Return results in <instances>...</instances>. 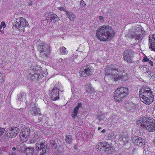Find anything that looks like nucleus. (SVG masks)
<instances>
[{
	"label": "nucleus",
	"mask_w": 155,
	"mask_h": 155,
	"mask_svg": "<svg viewBox=\"0 0 155 155\" xmlns=\"http://www.w3.org/2000/svg\"><path fill=\"white\" fill-rule=\"evenodd\" d=\"M46 19L49 22L55 23L58 21V18L56 15L55 14H50L46 17Z\"/></svg>",
	"instance_id": "a211bd4d"
},
{
	"label": "nucleus",
	"mask_w": 155,
	"mask_h": 155,
	"mask_svg": "<svg viewBox=\"0 0 155 155\" xmlns=\"http://www.w3.org/2000/svg\"><path fill=\"white\" fill-rule=\"evenodd\" d=\"M58 9L60 11L64 10V8L63 7H60L58 8Z\"/></svg>",
	"instance_id": "c03bdc74"
},
{
	"label": "nucleus",
	"mask_w": 155,
	"mask_h": 155,
	"mask_svg": "<svg viewBox=\"0 0 155 155\" xmlns=\"http://www.w3.org/2000/svg\"><path fill=\"white\" fill-rule=\"evenodd\" d=\"M101 127H99L98 128V130H100L101 129Z\"/></svg>",
	"instance_id": "5fc2aeb1"
},
{
	"label": "nucleus",
	"mask_w": 155,
	"mask_h": 155,
	"mask_svg": "<svg viewBox=\"0 0 155 155\" xmlns=\"http://www.w3.org/2000/svg\"><path fill=\"white\" fill-rule=\"evenodd\" d=\"M73 140L72 136L70 135H66L65 136V141L67 144H70Z\"/></svg>",
	"instance_id": "a878e982"
},
{
	"label": "nucleus",
	"mask_w": 155,
	"mask_h": 155,
	"mask_svg": "<svg viewBox=\"0 0 155 155\" xmlns=\"http://www.w3.org/2000/svg\"><path fill=\"white\" fill-rule=\"evenodd\" d=\"M107 137L110 139L114 140L115 139L116 135L112 133L108 134Z\"/></svg>",
	"instance_id": "2f4dec72"
},
{
	"label": "nucleus",
	"mask_w": 155,
	"mask_h": 155,
	"mask_svg": "<svg viewBox=\"0 0 155 155\" xmlns=\"http://www.w3.org/2000/svg\"><path fill=\"white\" fill-rule=\"evenodd\" d=\"M24 152L27 155H32L34 153V148L30 147H26Z\"/></svg>",
	"instance_id": "b1692460"
},
{
	"label": "nucleus",
	"mask_w": 155,
	"mask_h": 155,
	"mask_svg": "<svg viewBox=\"0 0 155 155\" xmlns=\"http://www.w3.org/2000/svg\"><path fill=\"white\" fill-rule=\"evenodd\" d=\"M81 107V103H78L77 105L74 108L73 114H71V116L73 118H75L77 116L79 108L80 107Z\"/></svg>",
	"instance_id": "412c9836"
},
{
	"label": "nucleus",
	"mask_w": 155,
	"mask_h": 155,
	"mask_svg": "<svg viewBox=\"0 0 155 155\" xmlns=\"http://www.w3.org/2000/svg\"><path fill=\"white\" fill-rule=\"evenodd\" d=\"M99 19L101 21H102L104 20V18L102 16H99L98 17Z\"/></svg>",
	"instance_id": "a18cd8bd"
},
{
	"label": "nucleus",
	"mask_w": 155,
	"mask_h": 155,
	"mask_svg": "<svg viewBox=\"0 0 155 155\" xmlns=\"http://www.w3.org/2000/svg\"><path fill=\"white\" fill-rule=\"evenodd\" d=\"M1 25H2V27H3L4 28H5L6 27L5 24L4 22L2 21L1 23Z\"/></svg>",
	"instance_id": "79ce46f5"
},
{
	"label": "nucleus",
	"mask_w": 155,
	"mask_h": 155,
	"mask_svg": "<svg viewBox=\"0 0 155 155\" xmlns=\"http://www.w3.org/2000/svg\"><path fill=\"white\" fill-rule=\"evenodd\" d=\"M144 129L149 132H153L155 130V120L153 121V123H150L142 127Z\"/></svg>",
	"instance_id": "aec40b11"
},
{
	"label": "nucleus",
	"mask_w": 155,
	"mask_h": 155,
	"mask_svg": "<svg viewBox=\"0 0 155 155\" xmlns=\"http://www.w3.org/2000/svg\"><path fill=\"white\" fill-rule=\"evenodd\" d=\"M10 155H16L14 153H12Z\"/></svg>",
	"instance_id": "864d4df0"
},
{
	"label": "nucleus",
	"mask_w": 155,
	"mask_h": 155,
	"mask_svg": "<svg viewBox=\"0 0 155 155\" xmlns=\"http://www.w3.org/2000/svg\"><path fill=\"white\" fill-rule=\"evenodd\" d=\"M105 71L106 74L104 77L105 79H112L114 81L122 80L121 71H118L110 67H106Z\"/></svg>",
	"instance_id": "7ed1b4c3"
},
{
	"label": "nucleus",
	"mask_w": 155,
	"mask_h": 155,
	"mask_svg": "<svg viewBox=\"0 0 155 155\" xmlns=\"http://www.w3.org/2000/svg\"><path fill=\"white\" fill-rule=\"evenodd\" d=\"M56 144L54 140H51L50 141L49 144L53 146H55Z\"/></svg>",
	"instance_id": "c9c22d12"
},
{
	"label": "nucleus",
	"mask_w": 155,
	"mask_h": 155,
	"mask_svg": "<svg viewBox=\"0 0 155 155\" xmlns=\"http://www.w3.org/2000/svg\"><path fill=\"white\" fill-rule=\"evenodd\" d=\"M138 45V42L131 45V46L133 48H135Z\"/></svg>",
	"instance_id": "58836bf2"
},
{
	"label": "nucleus",
	"mask_w": 155,
	"mask_h": 155,
	"mask_svg": "<svg viewBox=\"0 0 155 155\" xmlns=\"http://www.w3.org/2000/svg\"><path fill=\"white\" fill-rule=\"evenodd\" d=\"M148 62H149V63L151 65V66H153V62L149 60V61Z\"/></svg>",
	"instance_id": "de8ad7c7"
},
{
	"label": "nucleus",
	"mask_w": 155,
	"mask_h": 155,
	"mask_svg": "<svg viewBox=\"0 0 155 155\" xmlns=\"http://www.w3.org/2000/svg\"><path fill=\"white\" fill-rule=\"evenodd\" d=\"M30 129L28 127H24L20 133L21 138L23 137V139L27 140L28 137L29 136L30 133Z\"/></svg>",
	"instance_id": "f3484780"
},
{
	"label": "nucleus",
	"mask_w": 155,
	"mask_h": 155,
	"mask_svg": "<svg viewBox=\"0 0 155 155\" xmlns=\"http://www.w3.org/2000/svg\"><path fill=\"white\" fill-rule=\"evenodd\" d=\"M85 89L86 92L88 93H93L94 91V89L92 87L91 84L89 83L86 84Z\"/></svg>",
	"instance_id": "5701e85b"
},
{
	"label": "nucleus",
	"mask_w": 155,
	"mask_h": 155,
	"mask_svg": "<svg viewBox=\"0 0 155 155\" xmlns=\"http://www.w3.org/2000/svg\"><path fill=\"white\" fill-rule=\"evenodd\" d=\"M139 68L143 72H147V73H148L149 74H150V75H151V74H150L149 73H148V72L147 71V69L146 68V67L145 66H143V65H140L139 67Z\"/></svg>",
	"instance_id": "7c9ffc66"
},
{
	"label": "nucleus",
	"mask_w": 155,
	"mask_h": 155,
	"mask_svg": "<svg viewBox=\"0 0 155 155\" xmlns=\"http://www.w3.org/2000/svg\"><path fill=\"white\" fill-rule=\"evenodd\" d=\"M133 53L130 50L125 51L123 54V58L127 62L131 63L133 58Z\"/></svg>",
	"instance_id": "ddd939ff"
},
{
	"label": "nucleus",
	"mask_w": 155,
	"mask_h": 155,
	"mask_svg": "<svg viewBox=\"0 0 155 155\" xmlns=\"http://www.w3.org/2000/svg\"><path fill=\"white\" fill-rule=\"evenodd\" d=\"M128 37L131 38H134L136 41H138L139 42V40L141 38V36L140 34L134 33L130 34L128 35Z\"/></svg>",
	"instance_id": "4be33fe9"
},
{
	"label": "nucleus",
	"mask_w": 155,
	"mask_h": 155,
	"mask_svg": "<svg viewBox=\"0 0 155 155\" xmlns=\"http://www.w3.org/2000/svg\"><path fill=\"white\" fill-rule=\"evenodd\" d=\"M155 120L150 117H145L141 118L138 121V124L140 125L142 127L145 126L149 124L150 123H153Z\"/></svg>",
	"instance_id": "9b49d317"
},
{
	"label": "nucleus",
	"mask_w": 155,
	"mask_h": 155,
	"mask_svg": "<svg viewBox=\"0 0 155 155\" xmlns=\"http://www.w3.org/2000/svg\"><path fill=\"white\" fill-rule=\"evenodd\" d=\"M80 5L81 7H83L86 5V4L84 1L82 0L81 1Z\"/></svg>",
	"instance_id": "ea45409f"
},
{
	"label": "nucleus",
	"mask_w": 155,
	"mask_h": 155,
	"mask_svg": "<svg viewBox=\"0 0 155 155\" xmlns=\"http://www.w3.org/2000/svg\"><path fill=\"white\" fill-rule=\"evenodd\" d=\"M114 35V31L109 25L101 26L96 31L97 38L102 41L110 40Z\"/></svg>",
	"instance_id": "f257e3e1"
},
{
	"label": "nucleus",
	"mask_w": 155,
	"mask_h": 155,
	"mask_svg": "<svg viewBox=\"0 0 155 155\" xmlns=\"http://www.w3.org/2000/svg\"><path fill=\"white\" fill-rule=\"evenodd\" d=\"M12 149L13 151H15V150H16V148L15 147H13Z\"/></svg>",
	"instance_id": "3c124183"
},
{
	"label": "nucleus",
	"mask_w": 155,
	"mask_h": 155,
	"mask_svg": "<svg viewBox=\"0 0 155 155\" xmlns=\"http://www.w3.org/2000/svg\"><path fill=\"white\" fill-rule=\"evenodd\" d=\"M131 105H133V104L132 103L131 104Z\"/></svg>",
	"instance_id": "13d9d810"
},
{
	"label": "nucleus",
	"mask_w": 155,
	"mask_h": 155,
	"mask_svg": "<svg viewBox=\"0 0 155 155\" xmlns=\"http://www.w3.org/2000/svg\"><path fill=\"white\" fill-rule=\"evenodd\" d=\"M132 140L134 144L141 147L143 146L145 143V140L140 137H134L132 138Z\"/></svg>",
	"instance_id": "4468645a"
},
{
	"label": "nucleus",
	"mask_w": 155,
	"mask_h": 155,
	"mask_svg": "<svg viewBox=\"0 0 155 155\" xmlns=\"http://www.w3.org/2000/svg\"><path fill=\"white\" fill-rule=\"evenodd\" d=\"M60 50L61 55H65L67 54L66 52V49L64 47H61L60 48Z\"/></svg>",
	"instance_id": "c756f323"
},
{
	"label": "nucleus",
	"mask_w": 155,
	"mask_h": 155,
	"mask_svg": "<svg viewBox=\"0 0 155 155\" xmlns=\"http://www.w3.org/2000/svg\"><path fill=\"white\" fill-rule=\"evenodd\" d=\"M140 100L146 104H151L153 101L154 97L151 89L147 86L143 87L140 91Z\"/></svg>",
	"instance_id": "f03ea898"
},
{
	"label": "nucleus",
	"mask_w": 155,
	"mask_h": 155,
	"mask_svg": "<svg viewBox=\"0 0 155 155\" xmlns=\"http://www.w3.org/2000/svg\"><path fill=\"white\" fill-rule=\"evenodd\" d=\"M41 68L39 67L34 68L30 71L28 77L32 80L38 79L40 76V73L41 72Z\"/></svg>",
	"instance_id": "9d476101"
},
{
	"label": "nucleus",
	"mask_w": 155,
	"mask_h": 155,
	"mask_svg": "<svg viewBox=\"0 0 155 155\" xmlns=\"http://www.w3.org/2000/svg\"><path fill=\"white\" fill-rule=\"evenodd\" d=\"M149 59L147 58V56H145L143 57V61L144 62H148L149 61Z\"/></svg>",
	"instance_id": "4c0bfd02"
},
{
	"label": "nucleus",
	"mask_w": 155,
	"mask_h": 155,
	"mask_svg": "<svg viewBox=\"0 0 155 155\" xmlns=\"http://www.w3.org/2000/svg\"><path fill=\"white\" fill-rule=\"evenodd\" d=\"M81 138H82L83 139V140H87L88 139V136L87 135V134L86 133H83L81 136Z\"/></svg>",
	"instance_id": "473e14b6"
},
{
	"label": "nucleus",
	"mask_w": 155,
	"mask_h": 155,
	"mask_svg": "<svg viewBox=\"0 0 155 155\" xmlns=\"http://www.w3.org/2000/svg\"><path fill=\"white\" fill-rule=\"evenodd\" d=\"M23 94H21L18 97V101H21V99L22 98V97L23 95Z\"/></svg>",
	"instance_id": "a19ab883"
},
{
	"label": "nucleus",
	"mask_w": 155,
	"mask_h": 155,
	"mask_svg": "<svg viewBox=\"0 0 155 155\" xmlns=\"http://www.w3.org/2000/svg\"><path fill=\"white\" fill-rule=\"evenodd\" d=\"M149 48L151 51H155V34L149 35Z\"/></svg>",
	"instance_id": "dca6fc26"
},
{
	"label": "nucleus",
	"mask_w": 155,
	"mask_h": 155,
	"mask_svg": "<svg viewBox=\"0 0 155 155\" xmlns=\"http://www.w3.org/2000/svg\"><path fill=\"white\" fill-rule=\"evenodd\" d=\"M35 148L37 150H39L41 149L43 153H45L48 151V148L47 147V144L45 143H37L35 144Z\"/></svg>",
	"instance_id": "2eb2a0df"
},
{
	"label": "nucleus",
	"mask_w": 155,
	"mask_h": 155,
	"mask_svg": "<svg viewBox=\"0 0 155 155\" xmlns=\"http://www.w3.org/2000/svg\"><path fill=\"white\" fill-rule=\"evenodd\" d=\"M43 153H42V154H41V155H43Z\"/></svg>",
	"instance_id": "4d7b16f0"
},
{
	"label": "nucleus",
	"mask_w": 155,
	"mask_h": 155,
	"mask_svg": "<svg viewBox=\"0 0 155 155\" xmlns=\"http://www.w3.org/2000/svg\"><path fill=\"white\" fill-rule=\"evenodd\" d=\"M128 94V89L125 87L117 88L114 94L115 100L119 102L121 101Z\"/></svg>",
	"instance_id": "20e7f679"
},
{
	"label": "nucleus",
	"mask_w": 155,
	"mask_h": 155,
	"mask_svg": "<svg viewBox=\"0 0 155 155\" xmlns=\"http://www.w3.org/2000/svg\"><path fill=\"white\" fill-rule=\"evenodd\" d=\"M37 141V140L35 138V137L34 136L32 138L29 140L30 143L31 144L35 143Z\"/></svg>",
	"instance_id": "72a5a7b5"
},
{
	"label": "nucleus",
	"mask_w": 155,
	"mask_h": 155,
	"mask_svg": "<svg viewBox=\"0 0 155 155\" xmlns=\"http://www.w3.org/2000/svg\"><path fill=\"white\" fill-rule=\"evenodd\" d=\"M19 131L18 127H13L8 128L5 130V134L8 137L12 138L15 137Z\"/></svg>",
	"instance_id": "6e6552de"
},
{
	"label": "nucleus",
	"mask_w": 155,
	"mask_h": 155,
	"mask_svg": "<svg viewBox=\"0 0 155 155\" xmlns=\"http://www.w3.org/2000/svg\"><path fill=\"white\" fill-rule=\"evenodd\" d=\"M121 77H122V79L124 80H126L130 78V76L128 75L127 73L125 72H121Z\"/></svg>",
	"instance_id": "c85d7f7f"
},
{
	"label": "nucleus",
	"mask_w": 155,
	"mask_h": 155,
	"mask_svg": "<svg viewBox=\"0 0 155 155\" xmlns=\"http://www.w3.org/2000/svg\"><path fill=\"white\" fill-rule=\"evenodd\" d=\"M5 130L4 128L0 127V136L4 133Z\"/></svg>",
	"instance_id": "e433bc0d"
},
{
	"label": "nucleus",
	"mask_w": 155,
	"mask_h": 155,
	"mask_svg": "<svg viewBox=\"0 0 155 155\" xmlns=\"http://www.w3.org/2000/svg\"><path fill=\"white\" fill-rule=\"evenodd\" d=\"M66 14L68 17L69 18L70 20L71 21H74V19L75 17V15L73 13L69 12H66Z\"/></svg>",
	"instance_id": "bb28decb"
},
{
	"label": "nucleus",
	"mask_w": 155,
	"mask_h": 155,
	"mask_svg": "<svg viewBox=\"0 0 155 155\" xmlns=\"http://www.w3.org/2000/svg\"><path fill=\"white\" fill-rule=\"evenodd\" d=\"M28 25V23L26 20L21 17L14 21L13 26L18 29L19 31H24L25 28Z\"/></svg>",
	"instance_id": "39448f33"
},
{
	"label": "nucleus",
	"mask_w": 155,
	"mask_h": 155,
	"mask_svg": "<svg viewBox=\"0 0 155 155\" xmlns=\"http://www.w3.org/2000/svg\"><path fill=\"white\" fill-rule=\"evenodd\" d=\"M59 88L57 86H54L52 90L49 91L50 95L52 100L56 101L59 98Z\"/></svg>",
	"instance_id": "f8f14e48"
},
{
	"label": "nucleus",
	"mask_w": 155,
	"mask_h": 155,
	"mask_svg": "<svg viewBox=\"0 0 155 155\" xmlns=\"http://www.w3.org/2000/svg\"><path fill=\"white\" fill-rule=\"evenodd\" d=\"M1 32L2 34H3L4 33V31H2L1 29H0V32Z\"/></svg>",
	"instance_id": "8fccbe9b"
},
{
	"label": "nucleus",
	"mask_w": 155,
	"mask_h": 155,
	"mask_svg": "<svg viewBox=\"0 0 155 155\" xmlns=\"http://www.w3.org/2000/svg\"><path fill=\"white\" fill-rule=\"evenodd\" d=\"M105 132V130L104 129L101 131V132L103 133H104V132Z\"/></svg>",
	"instance_id": "603ef678"
},
{
	"label": "nucleus",
	"mask_w": 155,
	"mask_h": 155,
	"mask_svg": "<svg viewBox=\"0 0 155 155\" xmlns=\"http://www.w3.org/2000/svg\"><path fill=\"white\" fill-rule=\"evenodd\" d=\"M28 4L29 5L31 6L32 5L33 3L31 1H30L28 2Z\"/></svg>",
	"instance_id": "49530a36"
},
{
	"label": "nucleus",
	"mask_w": 155,
	"mask_h": 155,
	"mask_svg": "<svg viewBox=\"0 0 155 155\" xmlns=\"http://www.w3.org/2000/svg\"><path fill=\"white\" fill-rule=\"evenodd\" d=\"M4 80V79L3 74L0 73V84L3 82Z\"/></svg>",
	"instance_id": "f704fd0d"
},
{
	"label": "nucleus",
	"mask_w": 155,
	"mask_h": 155,
	"mask_svg": "<svg viewBox=\"0 0 155 155\" xmlns=\"http://www.w3.org/2000/svg\"><path fill=\"white\" fill-rule=\"evenodd\" d=\"M38 49L40 53V56L47 57V55L50 53V46L45 44L40 45Z\"/></svg>",
	"instance_id": "1a4fd4ad"
},
{
	"label": "nucleus",
	"mask_w": 155,
	"mask_h": 155,
	"mask_svg": "<svg viewBox=\"0 0 155 155\" xmlns=\"http://www.w3.org/2000/svg\"><path fill=\"white\" fill-rule=\"evenodd\" d=\"M125 133L124 132L121 135L119 140L120 143H123L124 144L127 143L129 141L128 135Z\"/></svg>",
	"instance_id": "6ab92c4d"
},
{
	"label": "nucleus",
	"mask_w": 155,
	"mask_h": 155,
	"mask_svg": "<svg viewBox=\"0 0 155 155\" xmlns=\"http://www.w3.org/2000/svg\"><path fill=\"white\" fill-rule=\"evenodd\" d=\"M112 148L110 144L105 142H100L95 147V149L97 151L102 153L106 152L109 153Z\"/></svg>",
	"instance_id": "423d86ee"
},
{
	"label": "nucleus",
	"mask_w": 155,
	"mask_h": 155,
	"mask_svg": "<svg viewBox=\"0 0 155 155\" xmlns=\"http://www.w3.org/2000/svg\"><path fill=\"white\" fill-rule=\"evenodd\" d=\"M102 116H103V115H102V116H101V117L98 116L97 117V118H96V119L97 120H98L99 121H100L102 119L101 117H102Z\"/></svg>",
	"instance_id": "37998d69"
},
{
	"label": "nucleus",
	"mask_w": 155,
	"mask_h": 155,
	"mask_svg": "<svg viewBox=\"0 0 155 155\" xmlns=\"http://www.w3.org/2000/svg\"><path fill=\"white\" fill-rule=\"evenodd\" d=\"M74 148L75 149H77L78 148V147L76 145H75L74 146Z\"/></svg>",
	"instance_id": "09e8293b"
},
{
	"label": "nucleus",
	"mask_w": 155,
	"mask_h": 155,
	"mask_svg": "<svg viewBox=\"0 0 155 155\" xmlns=\"http://www.w3.org/2000/svg\"><path fill=\"white\" fill-rule=\"evenodd\" d=\"M33 135L38 141H39L40 139L41 138V134L40 132H35Z\"/></svg>",
	"instance_id": "cd10ccee"
},
{
	"label": "nucleus",
	"mask_w": 155,
	"mask_h": 155,
	"mask_svg": "<svg viewBox=\"0 0 155 155\" xmlns=\"http://www.w3.org/2000/svg\"><path fill=\"white\" fill-rule=\"evenodd\" d=\"M93 68L90 65L84 66L81 68L79 72V75L82 77H86L91 75L94 72Z\"/></svg>",
	"instance_id": "0eeeda50"
},
{
	"label": "nucleus",
	"mask_w": 155,
	"mask_h": 155,
	"mask_svg": "<svg viewBox=\"0 0 155 155\" xmlns=\"http://www.w3.org/2000/svg\"><path fill=\"white\" fill-rule=\"evenodd\" d=\"M2 28V25H0V29Z\"/></svg>",
	"instance_id": "6e6d98bb"
},
{
	"label": "nucleus",
	"mask_w": 155,
	"mask_h": 155,
	"mask_svg": "<svg viewBox=\"0 0 155 155\" xmlns=\"http://www.w3.org/2000/svg\"><path fill=\"white\" fill-rule=\"evenodd\" d=\"M40 109L38 108L36 106L32 107V110L31 112V115L33 116L40 114Z\"/></svg>",
	"instance_id": "393cba45"
}]
</instances>
